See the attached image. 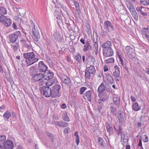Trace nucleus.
<instances>
[{
  "instance_id": "0eeeda50",
  "label": "nucleus",
  "mask_w": 149,
  "mask_h": 149,
  "mask_svg": "<svg viewBox=\"0 0 149 149\" xmlns=\"http://www.w3.org/2000/svg\"><path fill=\"white\" fill-rule=\"evenodd\" d=\"M14 145L13 142L10 140H7L3 144V149H12L13 148Z\"/></svg>"
},
{
  "instance_id": "9b49d317",
  "label": "nucleus",
  "mask_w": 149,
  "mask_h": 149,
  "mask_svg": "<svg viewBox=\"0 0 149 149\" xmlns=\"http://www.w3.org/2000/svg\"><path fill=\"white\" fill-rule=\"evenodd\" d=\"M103 54L104 56L107 57H110L113 55L114 52L113 50L111 48L105 49H103Z\"/></svg>"
},
{
  "instance_id": "f8f14e48",
  "label": "nucleus",
  "mask_w": 149,
  "mask_h": 149,
  "mask_svg": "<svg viewBox=\"0 0 149 149\" xmlns=\"http://www.w3.org/2000/svg\"><path fill=\"white\" fill-rule=\"evenodd\" d=\"M84 98L86 100L89 102L91 101V98L92 97V92L91 91H86L83 95Z\"/></svg>"
},
{
  "instance_id": "2eb2a0df",
  "label": "nucleus",
  "mask_w": 149,
  "mask_h": 149,
  "mask_svg": "<svg viewBox=\"0 0 149 149\" xmlns=\"http://www.w3.org/2000/svg\"><path fill=\"white\" fill-rule=\"evenodd\" d=\"M136 10L138 12H140L143 15L146 16L147 15V13L145 8L142 6H138L136 8Z\"/></svg>"
},
{
  "instance_id": "13d9d810",
  "label": "nucleus",
  "mask_w": 149,
  "mask_h": 149,
  "mask_svg": "<svg viewBox=\"0 0 149 149\" xmlns=\"http://www.w3.org/2000/svg\"><path fill=\"white\" fill-rule=\"evenodd\" d=\"M144 138L143 140V141L145 142H147L148 141V136L146 134L144 135Z\"/></svg>"
},
{
  "instance_id": "680f3d73",
  "label": "nucleus",
  "mask_w": 149,
  "mask_h": 149,
  "mask_svg": "<svg viewBox=\"0 0 149 149\" xmlns=\"http://www.w3.org/2000/svg\"><path fill=\"white\" fill-rule=\"evenodd\" d=\"M61 108L62 109H65L67 107V106L65 104H63L61 106Z\"/></svg>"
},
{
  "instance_id": "5701e85b",
  "label": "nucleus",
  "mask_w": 149,
  "mask_h": 149,
  "mask_svg": "<svg viewBox=\"0 0 149 149\" xmlns=\"http://www.w3.org/2000/svg\"><path fill=\"white\" fill-rule=\"evenodd\" d=\"M106 77L107 81L109 83L111 84H113V79L109 74H106Z\"/></svg>"
},
{
  "instance_id": "6e6d98bb",
  "label": "nucleus",
  "mask_w": 149,
  "mask_h": 149,
  "mask_svg": "<svg viewBox=\"0 0 149 149\" xmlns=\"http://www.w3.org/2000/svg\"><path fill=\"white\" fill-rule=\"evenodd\" d=\"M120 71H115L113 72V75L115 77L118 76L119 75H120Z\"/></svg>"
},
{
  "instance_id": "a878e982",
  "label": "nucleus",
  "mask_w": 149,
  "mask_h": 149,
  "mask_svg": "<svg viewBox=\"0 0 149 149\" xmlns=\"http://www.w3.org/2000/svg\"><path fill=\"white\" fill-rule=\"evenodd\" d=\"M120 99L119 97H115L113 99V101L115 105L117 107H119L120 105Z\"/></svg>"
},
{
  "instance_id": "dca6fc26",
  "label": "nucleus",
  "mask_w": 149,
  "mask_h": 149,
  "mask_svg": "<svg viewBox=\"0 0 149 149\" xmlns=\"http://www.w3.org/2000/svg\"><path fill=\"white\" fill-rule=\"evenodd\" d=\"M114 129L117 132V134L118 136L120 135L121 136V139H122V132L123 130V129L121 126L120 125H118L117 126H114Z\"/></svg>"
},
{
  "instance_id": "f3484780",
  "label": "nucleus",
  "mask_w": 149,
  "mask_h": 149,
  "mask_svg": "<svg viewBox=\"0 0 149 149\" xmlns=\"http://www.w3.org/2000/svg\"><path fill=\"white\" fill-rule=\"evenodd\" d=\"M111 42L109 41H107L102 44V47L103 49H105L111 48Z\"/></svg>"
},
{
  "instance_id": "1a4fd4ad",
  "label": "nucleus",
  "mask_w": 149,
  "mask_h": 149,
  "mask_svg": "<svg viewBox=\"0 0 149 149\" xmlns=\"http://www.w3.org/2000/svg\"><path fill=\"white\" fill-rule=\"evenodd\" d=\"M43 75L44 79L49 80L53 78L54 74L53 73L47 70L43 73Z\"/></svg>"
},
{
  "instance_id": "de8ad7c7",
  "label": "nucleus",
  "mask_w": 149,
  "mask_h": 149,
  "mask_svg": "<svg viewBox=\"0 0 149 149\" xmlns=\"http://www.w3.org/2000/svg\"><path fill=\"white\" fill-rule=\"evenodd\" d=\"M114 60L113 58H111L105 61V62L106 63H113Z\"/></svg>"
},
{
  "instance_id": "393cba45",
  "label": "nucleus",
  "mask_w": 149,
  "mask_h": 149,
  "mask_svg": "<svg viewBox=\"0 0 149 149\" xmlns=\"http://www.w3.org/2000/svg\"><path fill=\"white\" fill-rule=\"evenodd\" d=\"M98 142L99 145L101 147L103 148H104L105 143L104 142L103 139L100 137H99L98 138Z\"/></svg>"
},
{
  "instance_id": "49530a36",
  "label": "nucleus",
  "mask_w": 149,
  "mask_h": 149,
  "mask_svg": "<svg viewBox=\"0 0 149 149\" xmlns=\"http://www.w3.org/2000/svg\"><path fill=\"white\" fill-rule=\"evenodd\" d=\"M85 77L86 78L88 79H90L91 77V74L88 71H86V70H85Z\"/></svg>"
},
{
  "instance_id": "c756f323",
  "label": "nucleus",
  "mask_w": 149,
  "mask_h": 149,
  "mask_svg": "<svg viewBox=\"0 0 149 149\" xmlns=\"http://www.w3.org/2000/svg\"><path fill=\"white\" fill-rule=\"evenodd\" d=\"M105 90V86L104 85V83L103 82L99 86L98 89V92L102 93Z\"/></svg>"
},
{
  "instance_id": "a211bd4d",
  "label": "nucleus",
  "mask_w": 149,
  "mask_h": 149,
  "mask_svg": "<svg viewBox=\"0 0 149 149\" xmlns=\"http://www.w3.org/2000/svg\"><path fill=\"white\" fill-rule=\"evenodd\" d=\"M84 48L83 49V51L85 52H86L88 50H91L92 49V46L90 45L89 41H87L86 42V44L84 46Z\"/></svg>"
},
{
  "instance_id": "774afa93",
  "label": "nucleus",
  "mask_w": 149,
  "mask_h": 149,
  "mask_svg": "<svg viewBox=\"0 0 149 149\" xmlns=\"http://www.w3.org/2000/svg\"><path fill=\"white\" fill-rule=\"evenodd\" d=\"M114 68L116 69V71H120V68H119L117 65H115L114 66Z\"/></svg>"
},
{
  "instance_id": "c9c22d12",
  "label": "nucleus",
  "mask_w": 149,
  "mask_h": 149,
  "mask_svg": "<svg viewBox=\"0 0 149 149\" xmlns=\"http://www.w3.org/2000/svg\"><path fill=\"white\" fill-rule=\"evenodd\" d=\"M13 49L15 51H17L19 47V45L18 42H17L15 44L12 45Z\"/></svg>"
},
{
  "instance_id": "a19ab883",
  "label": "nucleus",
  "mask_w": 149,
  "mask_h": 149,
  "mask_svg": "<svg viewBox=\"0 0 149 149\" xmlns=\"http://www.w3.org/2000/svg\"><path fill=\"white\" fill-rule=\"evenodd\" d=\"M81 55L79 53H78L77 55L75 56V59L79 63H81Z\"/></svg>"
},
{
  "instance_id": "2f4dec72",
  "label": "nucleus",
  "mask_w": 149,
  "mask_h": 149,
  "mask_svg": "<svg viewBox=\"0 0 149 149\" xmlns=\"http://www.w3.org/2000/svg\"><path fill=\"white\" fill-rule=\"evenodd\" d=\"M102 94L103 95L102 97L100 99V100L103 102L108 100L109 99L108 95H107L104 92Z\"/></svg>"
},
{
  "instance_id": "4468645a",
  "label": "nucleus",
  "mask_w": 149,
  "mask_h": 149,
  "mask_svg": "<svg viewBox=\"0 0 149 149\" xmlns=\"http://www.w3.org/2000/svg\"><path fill=\"white\" fill-rule=\"evenodd\" d=\"M62 81L63 84L67 85L70 88L72 86L71 81L67 76H65L64 77L62 78Z\"/></svg>"
},
{
  "instance_id": "79ce46f5",
  "label": "nucleus",
  "mask_w": 149,
  "mask_h": 149,
  "mask_svg": "<svg viewBox=\"0 0 149 149\" xmlns=\"http://www.w3.org/2000/svg\"><path fill=\"white\" fill-rule=\"evenodd\" d=\"M111 112L112 113H114L116 110V108L114 107V105L113 104L111 103V107L110 108Z\"/></svg>"
},
{
  "instance_id": "7c9ffc66",
  "label": "nucleus",
  "mask_w": 149,
  "mask_h": 149,
  "mask_svg": "<svg viewBox=\"0 0 149 149\" xmlns=\"http://www.w3.org/2000/svg\"><path fill=\"white\" fill-rule=\"evenodd\" d=\"M38 73V70L37 69L33 68L31 69L30 71V74L31 76L33 77Z\"/></svg>"
},
{
  "instance_id": "c85d7f7f",
  "label": "nucleus",
  "mask_w": 149,
  "mask_h": 149,
  "mask_svg": "<svg viewBox=\"0 0 149 149\" xmlns=\"http://www.w3.org/2000/svg\"><path fill=\"white\" fill-rule=\"evenodd\" d=\"M6 26L9 27L12 24V21L10 19L7 18L3 24Z\"/></svg>"
},
{
  "instance_id": "4be33fe9",
  "label": "nucleus",
  "mask_w": 149,
  "mask_h": 149,
  "mask_svg": "<svg viewBox=\"0 0 149 149\" xmlns=\"http://www.w3.org/2000/svg\"><path fill=\"white\" fill-rule=\"evenodd\" d=\"M4 120L5 121L8 120L11 116V114L9 111L7 110L5 112L3 115Z\"/></svg>"
},
{
  "instance_id": "052dcab7",
  "label": "nucleus",
  "mask_w": 149,
  "mask_h": 149,
  "mask_svg": "<svg viewBox=\"0 0 149 149\" xmlns=\"http://www.w3.org/2000/svg\"><path fill=\"white\" fill-rule=\"evenodd\" d=\"M100 24V26H101V29L102 30V32H101V36H105V32L103 30V28H102V26H101Z\"/></svg>"
},
{
  "instance_id": "e2e57ef3",
  "label": "nucleus",
  "mask_w": 149,
  "mask_h": 149,
  "mask_svg": "<svg viewBox=\"0 0 149 149\" xmlns=\"http://www.w3.org/2000/svg\"><path fill=\"white\" fill-rule=\"evenodd\" d=\"M11 115H12V117L13 118H16L17 117V114L14 111L12 113Z\"/></svg>"
},
{
  "instance_id": "412c9836",
  "label": "nucleus",
  "mask_w": 149,
  "mask_h": 149,
  "mask_svg": "<svg viewBox=\"0 0 149 149\" xmlns=\"http://www.w3.org/2000/svg\"><path fill=\"white\" fill-rule=\"evenodd\" d=\"M142 31L144 32V33L143 34L145 35L146 38L148 40H149V27L148 28H143Z\"/></svg>"
},
{
  "instance_id": "69168bd1",
  "label": "nucleus",
  "mask_w": 149,
  "mask_h": 149,
  "mask_svg": "<svg viewBox=\"0 0 149 149\" xmlns=\"http://www.w3.org/2000/svg\"><path fill=\"white\" fill-rule=\"evenodd\" d=\"M20 42L24 45L28 41H26L24 39H22L21 40Z\"/></svg>"
},
{
  "instance_id": "f704fd0d",
  "label": "nucleus",
  "mask_w": 149,
  "mask_h": 149,
  "mask_svg": "<svg viewBox=\"0 0 149 149\" xmlns=\"http://www.w3.org/2000/svg\"><path fill=\"white\" fill-rule=\"evenodd\" d=\"M45 133L50 138V139H51L52 140V142H53L54 139L53 134L47 131H46Z\"/></svg>"
},
{
  "instance_id": "ea45409f",
  "label": "nucleus",
  "mask_w": 149,
  "mask_h": 149,
  "mask_svg": "<svg viewBox=\"0 0 149 149\" xmlns=\"http://www.w3.org/2000/svg\"><path fill=\"white\" fill-rule=\"evenodd\" d=\"M74 4L75 5L76 10L78 12H80V8L79 3L76 1H74Z\"/></svg>"
},
{
  "instance_id": "cd10ccee",
  "label": "nucleus",
  "mask_w": 149,
  "mask_h": 149,
  "mask_svg": "<svg viewBox=\"0 0 149 149\" xmlns=\"http://www.w3.org/2000/svg\"><path fill=\"white\" fill-rule=\"evenodd\" d=\"M132 109L134 111H137L140 109L141 107L139 106L137 102H136L133 104Z\"/></svg>"
},
{
  "instance_id": "864d4df0",
  "label": "nucleus",
  "mask_w": 149,
  "mask_h": 149,
  "mask_svg": "<svg viewBox=\"0 0 149 149\" xmlns=\"http://www.w3.org/2000/svg\"><path fill=\"white\" fill-rule=\"evenodd\" d=\"M125 139V138H123V141L122 144L123 146H125L126 144H127L128 141V138H127V139H125L126 141H124Z\"/></svg>"
},
{
  "instance_id": "b1692460",
  "label": "nucleus",
  "mask_w": 149,
  "mask_h": 149,
  "mask_svg": "<svg viewBox=\"0 0 149 149\" xmlns=\"http://www.w3.org/2000/svg\"><path fill=\"white\" fill-rule=\"evenodd\" d=\"M130 12L134 20L136 21H137L138 19V15L135 10Z\"/></svg>"
},
{
  "instance_id": "473e14b6",
  "label": "nucleus",
  "mask_w": 149,
  "mask_h": 149,
  "mask_svg": "<svg viewBox=\"0 0 149 149\" xmlns=\"http://www.w3.org/2000/svg\"><path fill=\"white\" fill-rule=\"evenodd\" d=\"M127 5L129 10L130 12L132 11L135 10V9L132 4L129 1H127Z\"/></svg>"
},
{
  "instance_id": "ddd939ff",
  "label": "nucleus",
  "mask_w": 149,
  "mask_h": 149,
  "mask_svg": "<svg viewBox=\"0 0 149 149\" xmlns=\"http://www.w3.org/2000/svg\"><path fill=\"white\" fill-rule=\"evenodd\" d=\"M43 77V74L40 72L39 73H37L35 76L32 77V79L33 81L35 82L42 80L44 78Z\"/></svg>"
},
{
  "instance_id": "423d86ee",
  "label": "nucleus",
  "mask_w": 149,
  "mask_h": 149,
  "mask_svg": "<svg viewBox=\"0 0 149 149\" xmlns=\"http://www.w3.org/2000/svg\"><path fill=\"white\" fill-rule=\"evenodd\" d=\"M48 68L42 61L39 62L38 64L37 69L40 72L44 73L47 70Z\"/></svg>"
},
{
  "instance_id": "603ef678",
  "label": "nucleus",
  "mask_w": 149,
  "mask_h": 149,
  "mask_svg": "<svg viewBox=\"0 0 149 149\" xmlns=\"http://www.w3.org/2000/svg\"><path fill=\"white\" fill-rule=\"evenodd\" d=\"M6 139V137L5 136H0V143L4 141Z\"/></svg>"
},
{
  "instance_id": "e433bc0d",
  "label": "nucleus",
  "mask_w": 149,
  "mask_h": 149,
  "mask_svg": "<svg viewBox=\"0 0 149 149\" xmlns=\"http://www.w3.org/2000/svg\"><path fill=\"white\" fill-rule=\"evenodd\" d=\"M63 120L65 121L69 122L70 119L67 115V113L63 114L62 116Z\"/></svg>"
},
{
  "instance_id": "9d476101",
  "label": "nucleus",
  "mask_w": 149,
  "mask_h": 149,
  "mask_svg": "<svg viewBox=\"0 0 149 149\" xmlns=\"http://www.w3.org/2000/svg\"><path fill=\"white\" fill-rule=\"evenodd\" d=\"M32 32L34 36V37H33L34 40L36 42H37L38 40V39L40 37V35L39 31L37 29L36 26L35 27H33Z\"/></svg>"
},
{
  "instance_id": "c03bdc74",
  "label": "nucleus",
  "mask_w": 149,
  "mask_h": 149,
  "mask_svg": "<svg viewBox=\"0 0 149 149\" xmlns=\"http://www.w3.org/2000/svg\"><path fill=\"white\" fill-rule=\"evenodd\" d=\"M94 51L95 54L97 55L98 52V44H94Z\"/></svg>"
},
{
  "instance_id": "bf43d9fd",
  "label": "nucleus",
  "mask_w": 149,
  "mask_h": 149,
  "mask_svg": "<svg viewBox=\"0 0 149 149\" xmlns=\"http://www.w3.org/2000/svg\"><path fill=\"white\" fill-rule=\"evenodd\" d=\"M30 43L28 41V42H27L24 45L28 49H30L31 48V46L30 45Z\"/></svg>"
},
{
  "instance_id": "bb28decb",
  "label": "nucleus",
  "mask_w": 149,
  "mask_h": 149,
  "mask_svg": "<svg viewBox=\"0 0 149 149\" xmlns=\"http://www.w3.org/2000/svg\"><path fill=\"white\" fill-rule=\"evenodd\" d=\"M107 131L110 134H112L113 133V129L112 127L109 124H107L106 125Z\"/></svg>"
},
{
  "instance_id": "7ed1b4c3",
  "label": "nucleus",
  "mask_w": 149,
  "mask_h": 149,
  "mask_svg": "<svg viewBox=\"0 0 149 149\" xmlns=\"http://www.w3.org/2000/svg\"><path fill=\"white\" fill-rule=\"evenodd\" d=\"M61 86L59 84H56L52 86L51 88L52 97H56L60 96V90Z\"/></svg>"
},
{
  "instance_id": "0e129e2a",
  "label": "nucleus",
  "mask_w": 149,
  "mask_h": 149,
  "mask_svg": "<svg viewBox=\"0 0 149 149\" xmlns=\"http://www.w3.org/2000/svg\"><path fill=\"white\" fill-rule=\"evenodd\" d=\"M91 61L93 63V64L95 65V58L93 57H91Z\"/></svg>"
},
{
  "instance_id": "5fc2aeb1",
  "label": "nucleus",
  "mask_w": 149,
  "mask_h": 149,
  "mask_svg": "<svg viewBox=\"0 0 149 149\" xmlns=\"http://www.w3.org/2000/svg\"><path fill=\"white\" fill-rule=\"evenodd\" d=\"M119 57L120 58V62L121 63V64L122 66H124L125 65V64L123 63V57H122L120 56H119Z\"/></svg>"
},
{
  "instance_id": "37998d69",
  "label": "nucleus",
  "mask_w": 149,
  "mask_h": 149,
  "mask_svg": "<svg viewBox=\"0 0 149 149\" xmlns=\"http://www.w3.org/2000/svg\"><path fill=\"white\" fill-rule=\"evenodd\" d=\"M140 2L143 5L147 6L149 4V0H141Z\"/></svg>"
},
{
  "instance_id": "aec40b11",
  "label": "nucleus",
  "mask_w": 149,
  "mask_h": 149,
  "mask_svg": "<svg viewBox=\"0 0 149 149\" xmlns=\"http://www.w3.org/2000/svg\"><path fill=\"white\" fill-rule=\"evenodd\" d=\"M55 123L60 127H67L68 125V123L67 122H64L62 121H56Z\"/></svg>"
},
{
  "instance_id": "f03ea898",
  "label": "nucleus",
  "mask_w": 149,
  "mask_h": 149,
  "mask_svg": "<svg viewBox=\"0 0 149 149\" xmlns=\"http://www.w3.org/2000/svg\"><path fill=\"white\" fill-rule=\"evenodd\" d=\"M39 89L41 93L46 97H49L50 96L52 97L51 88L48 86H43L40 87Z\"/></svg>"
},
{
  "instance_id": "39448f33",
  "label": "nucleus",
  "mask_w": 149,
  "mask_h": 149,
  "mask_svg": "<svg viewBox=\"0 0 149 149\" xmlns=\"http://www.w3.org/2000/svg\"><path fill=\"white\" fill-rule=\"evenodd\" d=\"M127 51V54L130 59L134 61L135 60V54L134 50L129 46H127L125 47Z\"/></svg>"
},
{
  "instance_id": "8fccbe9b",
  "label": "nucleus",
  "mask_w": 149,
  "mask_h": 149,
  "mask_svg": "<svg viewBox=\"0 0 149 149\" xmlns=\"http://www.w3.org/2000/svg\"><path fill=\"white\" fill-rule=\"evenodd\" d=\"M70 131V129L69 127H66L63 130V133L65 134H68Z\"/></svg>"
},
{
  "instance_id": "f257e3e1",
  "label": "nucleus",
  "mask_w": 149,
  "mask_h": 149,
  "mask_svg": "<svg viewBox=\"0 0 149 149\" xmlns=\"http://www.w3.org/2000/svg\"><path fill=\"white\" fill-rule=\"evenodd\" d=\"M23 56L26 59L25 61L28 66L33 64L39 60L33 52L24 53Z\"/></svg>"
},
{
  "instance_id": "338daca9",
  "label": "nucleus",
  "mask_w": 149,
  "mask_h": 149,
  "mask_svg": "<svg viewBox=\"0 0 149 149\" xmlns=\"http://www.w3.org/2000/svg\"><path fill=\"white\" fill-rule=\"evenodd\" d=\"M30 22L31 24V26L33 27H35L36 26L35 25V24L33 22V21L32 20H30Z\"/></svg>"
},
{
  "instance_id": "a18cd8bd",
  "label": "nucleus",
  "mask_w": 149,
  "mask_h": 149,
  "mask_svg": "<svg viewBox=\"0 0 149 149\" xmlns=\"http://www.w3.org/2000/svg\"><path fill=\"white\" fill-rule=\"evenodd\" d=\"M1 15V16H0V22L2 23L3 24L7 18L3 15Z\"/></svg>"
},
{
  "instance_id": "3c124183",
  "label": "nucleus",
  "mask_w": 149,
  "mask_h": 149,
  "mask_svg": "<svg viewBox=\"0 0 149 149\" xmlns=\"http://www.w3.org/2000/svg\"><path fill=\"white\" fill-rule=\"evenodd\" d=\"M96 34V35L95 36V39L94 38V36H93V38H94L93 39V42H94V44H98L97 43V42H98V36L97 35V33L96 32H95V33Z\"/></svg>"
},
{
  "instance_id": "72a5a7b5",
  "label": "nucleus",
  "mask_w": 149,
  "mask_h": 149,
  "mask_svg": "<svg viewBox=\"0 0 149 149\" xmlns=\"http://www.w3.org/2000/svg\"><path fill=\"white\" fill-rule=\"evenodd\" d=\"M118 117V118L119 123H120L122 124L124 120L123 116V113H119Z\"/></svg>"
},
{
  "instance_id": "4c0bfd02",
  "label": "nucleus",
  "mask_w": 149,
  "mask_h": 149,
  "mask_svg": "<svg viewBox=\"0 0 149 149\" xmlns=\"http://www.w3.org/2000/svg\"><path fill=\"white\" fill-rule=\"evenodd\" d=\"M6 10L4 7H0V15H4L6 14Z\"/></svg>"
},
{
  "instance_id": "4d7b16f0",
  "label": "nucleus",
  "mask_w": 149,
  "mask_h": 149,
  "mask_svg": "<svg viewBox=\"0 0 149 149\" xmlns=\"http://www.w3.org/2000/svg\"><path fill=\"white\" fill-rule=\"evenodd\" d=\"M38 81H39L38 83V85L40 86L43 85L45 84V82L44 81L43 79H42Z\"/></svg>"
},
{
  "instance_id": "09e8293b",
  "label": "nucleus",
  "mask_w": 149,
  "mask_h": 149,
  "mask_svg": "<svg viewBox=\"0 0 149 149\" xmlns=\"http://www.w3.org/2000/svg\"><path fill=\"white\" fill-rule=\"evenodd\" d=\"M86 89L87 88L85 87H83L80 88L79 90L80 94L81 95L82 94Z\"/></svg>"
},
{
  "instance_id": "20e7f679",
  "label": "nucleus",
  "mask_w": 149,
  "mask_h": 149,
  "mask_svg": "<svg viewBox=\"0 0 149 149\" xmlns=\"http://www.w3.org/2000/svg\"><path fill=\"white\" fill-rule=\"evenodd\" d=\"M21 33L20 31H16L8 35L10 41L13 43L15 42L19 37L21 36Z\"/></svg>"
},
{
  "instance_id": "6e6552de",
  "label": "nucleus",
  "mask_w": 149,
  "mask_h": 149,
  "mask_svg": "<svg viewBox=\"0 0 149 149\" xmlns=\"http://www.w3.org/2000/svg\"><path fill=\"white\" fill-rule=\"evenodd\" d=\"M104 28L106 29L108 32H110L114 30L113 26L109 21H107L104 23Z\"/></svg>"
},
{
  "instance_id": "58836bf2",
  "label": "nucleus",
  "mask_w": 149,
  "mask_h": 149,
  "mask_svg": "<svg viewBox=\"0 0 149 149\" xmlns=\"http://www.w3.org/2000/svg\"><path fill=\"white\" fill-rule=\"evenodd\" d=\"M74 136L76 137V142L77 145H78L79 143V137L78 134V132L76 131L74 133Z\"/></svg>"
},
{
  "instance_id": "6ab92c4d",
  "label": "nucleus",
  "mask_w": 149,
  "mask_h": 149,
  "mask_svg": "<svg viewBox=\"0 0 149 149\" xmlns=\"http://www.w3.org/2000/svg\"><path fill=\"white\" fill-rule=\"evenodd\" d=\"M86 70L91 74H95V70L93 65H91L90 67H87Z\"/></svg>"
}]
</instances>
